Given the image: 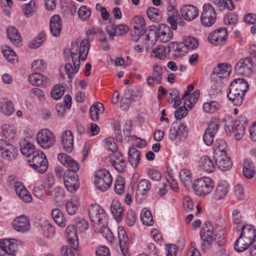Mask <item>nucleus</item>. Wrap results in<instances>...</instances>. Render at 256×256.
Listing matches in <instances>:
<instances>
[{"mask_svg":"<svg viewBox=\"0 0 256 256\" xmlns=\"http://www.w3.org/2000/svg\"><path fill=\"white\" fill-rule=\"evenodd\" d=\"M90 46L88 40L84 39L81 41L80 46L77 42H72L70 48L64 50L65 56L70 57L73 64V66L69 62L65 65V72L70 80H72L78 72L80 60L82 61L86 60Z\"/></svg>","mask_w":256,"mask_h":256,"instance_id":"f257e3e1","label":"nucleus"},{"mask_svg":"<svg viewBox=\"0 0 256 256\" xmlns=\"http://www.w3.org/2000/svg\"><path fill=\"white\" fill-rule=\"evenodd\" d=\"M88 212L93 228L96 232L103 234L105 230H109L106 226V214L100 205L91 204L88 207Z\"/></svg>","mask_w":256,"mask_h":256,"instance_id":"f03ea898","label":"nucleus"},{"mask_svg":"<svg viewBox=\"0 0 256 256\" xmlns=\"http://www.w3.org/2000/svg\"><path fill=\"white\" fill-rule=\"evenodd\" d=\"M256 230L252 226L246 224L242 226L240 236L234 245L235 250L242 252L250 247L256 240Z\"/></svg>","mask_w":256,"mask_h":256,"instance_id":"7ed1b4c3","label":"nucleus"},{"mask_svg":"<svg viewBox=\"0 0 256 256\" xmlns=\"http://www.w3.org/2000/svg\"><path fill=\"white\" fill-rule=\"evenodd\" d=\"M214 182L209 177H204L196 180L192 184V188L196 195L204 196L211 192Z\"/></svg>","mask_w":256,"mask_h":256,"instance_id":"20e7f679","label":"nucleus"},{"mask_svg":"<svg viewBox=\"0 0 256 256\" xmlns=\"http://www.w3.org/2000/svg\"><path fill=\"white\" fill-rule=\"evenodd\" d=\"M28 161L31 167L40 174L47 170L48 162L44 154L40 150L34 152Z\"/></svg>","mask_w":256,"mask_h":256,"instance_id":"39448f33","label":"nucleus"},{"mask_svg":"<svg viewBox=\"0 0 256 256\" xmlns=\"http://www.w3.org/2000/svg\"><path fill=\"white\" fill-rule=\"evenodd\" d=\"M231 66L228 64L221 63L215 67L211 74V78L214 83L224 84L231 72Z\"/></svg>","mask_w":256,"mask_h":256,"instance_id":"423d86ee","label":"nucleus"},{"mask_svg":"<svg viewBox=\"0 0 256 256\" xmlns=\"http://www.w3.org/2000/svg\"><path fill=\"white\" fill-rule=\"evenodd\" d=\"M222 121L224 122L225 130L228 134L234 133L236 140H240L244 134V128L239 124V122L234 121L232 118L228 116L222 118Z\"/></svg>","mask_w":256,"mask_h":256,"instance_id":"0eeeda50","label":"nucleus"},{"mask_svg":"<svg viewBox=\"0 0 256 256\" xmlns=\"http://www.w3.org/2000/svg\"><path fill=\"white\" fill-rule=\"evenodd\" d=\"M200 22L204 27L212 26L216 22V16L214 6L209 3L204 4L200 14Z\"/></svg>","mask_w":256,"mask_h":256,"instance_id":"6e6552de","label":"nucleus"},{"mask_svg":"<svg viewBox=\"0 0 256 256\" xmlns=\"http://www.w3.org/2000/svg\"><path fill=\"white\" fill-rule=\"evenodd\" d=\"M112 178L110 173L106 170L98 171L96 175L94 183L96 188L104 192L112 185Z\"/></svg>","mask_w":256,"mask_h":256,"instance_id":"1a4fd4ad","label":"nucleus"},{"mask_svg":"<svg viewBox=\"0 0 256 256\" xmlns=\"http://www.w3.org/2000/svg\"><path fill=\"white\" fill-rule=\"evenodd\" d=\"M188 134V129L185 124L174 122L170 128L168 138L171 140H184Z\"/></svg>","mask_w":256,"mask_h":256,"instance_id":"9d476101","label":"nucleus"},{"mask_svg":"<svg viewBox=\"0 0 256 256\" xmlns=\"http://www.w3.org/2000/svg\"><path fill=\"white\" fill-rule=\"evenodd\" d=\"M38 144L44 148H48L54 145L56 142L55 136L48 129H42L36 135Z\"/></svg>","mask_w":256,"mask_h":256,"instance_id":"9b49d317","label":"nucleus"},{"mask_svg":"<svg viewBox=\"0 0 256 256\" xmlns=\"http://www.w3.org/2000/svg\"><path fill=\"white\" fill-rule=\"evenodd\" d=\"M252 60L250 57L240 60L234 67L236 73L240 76H249L253 72Z\"/></svg>","mask_w":256,"mask_h":256,"instance_id":"f8f14e48","label":"nucleus"},{"mask_svg":"<svg viewBox=\"0 0 256 256\" xmlns=\"http://www.w3.org/2000/svg\"><path fill=\"white\" fill-rule=\"evenodd\" d=\"M228 30L225 28H218L208 36V42L215 46H223L226 44Z\"/></svg>","mask_w":256,"mask_h":256,"instance_id":"ddd939ff","label":"nucleus"},{"mask_svg":"<svg viewBox=\"0 0 256 256\" xmlns=\"http://www.w3.org/2000/svg\"><path fill=\"white\" fill-rule=\"evenodd\" d=\"M64 182L67 190L72 193L75 192L79 188L78 175L72 171L64 172Z\"/></svg>","mask_w":256,"mask_h":256,"instance_id":"4468645a","label":"nucleus"},{"mask_svg":"<svg viewBox=\"0 0 256 256\" xmlns=\"http://www.w3.org/2000/svg\"><path fill=\"white\" fill-rule=\"evenodd\" d=\"M0 154L6 160H12L16 158L18 153L16 148L12 144L0 139Z\"/></svg>","mask_w":256,"mask_h":256,"instance_id":"2eb2a0df","label":"nucleus"},{"mask_svg":"<svg viewBox=\"0 0 256 256\" xmlns=\"http://www.w3.org/2000/svg\"><path fill=\"white\" fill-rule=\"evenodd\" d=\"M0 244L3 250V254L7 256H14L16 255L18 246L14 240L1 239Z\"/></svg>","mask_w":256,"mask_h":256,"instance_id":"dca6fc26","label":"nucleus"},{"mask_svg":"<svg viewBox=\"0 0 256 256\" xmlns=\"http://www.w3.org/2000/svg\"><path fill=\"white\" fill-rule=\"evenodd\" d=\"M182 18L187 22H191L196 19L199 15L198 8L191 4H184L180 10Z\"/></svg>","mask_w":256,"mask_h":256,"instance_id":"f3484780","label":"nucleus"},{"mask_svg":"<svg viewBox=\"0 0 256 256\" xmlns=\"http://www.w3.org/2000/svg\"><path fill=\"white\" fill-rule=\"evenodd\" d=\"M219 128L218 124L214 122H210L205 130L203 140L206 146H210L214 142V137Z\"/></svg>","mask_w":256,"mask_h":256,"instance_id":"a211bd4d","label":"nucleus"},{"mask_svg":"<svg viewBox=\"0 0 256 256\" xmlns=\"http://www.w3.org/2000/svg\"><path fill=\"white\" fill-rule=\"evenodd\" d=\"M200 235L204 242L210 245L214 238V232L213 224L210 222H206L200 231Z\"/></svg>","mask_w":256,"mask_h":256,"instance_id":"6ab92c4d","label":"nucleus"},{"mask_svg":"<svg viewBox=\"0 0 256 256\" xmlns=\"http://www.w3.org/2000/svg\"><path fill=\"white\" fill-rule=\"evenodd\" d=\"M174 32L170 27L165 24L159 25L157 28V40L161 42H167L173 37Z\"/></svg>","mask_w":256,"mask_h":256,"instance_id":"aec40b11","label":"nucleus"},{"mask_svg":"<svg viewBox=\"0 0 256 256\" xmlns=\"http://www.w3.org/2000/svg\"><path fill=\"white\" fill-rule=\"evenodd\" d=\"M14 228L19 232H24L30 229V225L28 216H20L16 217L12 222Z\"/></svg>","mask_w":256,"mask_h":256,"instance_id":"412c9836","label":"nucleus"},{"mask_svg":"<svg viewBox=\"0 0 256 256\" xmlns=\"http://www.w3.org/2000/svg\"><path fill=\"white\" fill-rule=\"evenodd\" d=\"M50 27V33L54 36L58 37L60 36L62 28V22L59 15L55 14L51 18Z\"/></svg>","mask_w":256,"mask_h":256,"instance_id":"4be33fe9","label":"nucleus"},{"mask_svg":"<svg viewBox=\"0 0 256 256\" xmlns=\"http://www.w3.org/2000/svg\"><path fill=\"white\" fill-rule=\"evenodd\" d=\"M62 144L64 150L70 152L74 148V137L70 130H66L64 132L61 136Z\"/></svg>","mask_w":256,"mask_h":256,"instance_id":"5701e85b","label":"nucleus"},{"mask_svg":"<svg viewBox=\"0 0 256 256\" xmlns=\"http://www.w3.org/2000/svg\"><path fill=\"white\" fill-rule=\"evenodd\" d=\"M215 162L218 168L223 171L227 170L232 167V162L226 154L214 156Z\"/></svg>","mask_w":256,"mask_h":256,"instance_id":"b1692460","label":"nucleus"},{"mask_svg":"<svg viewBox=\"0 0 256 256\" xmlns=\"http://www.w3.org/2000/svg\"><path fill=\"white\" fill-rule=\"evenodd\" d=\"M118 236L120 250L124 256L128 254V238L126 232L122 227L118 228Z\"/></svg>","mask_w":256,"mask_h":256,"instance_id":"393cba45","label":"nucleus"},{"mask_svg":"<svg viewBox=\"0 0 256 256\" xmlns=\"http://www.w3.org/2000/svg\"><path fill=\"white\" fill-rule=\"evenodd\" d=\"M230 188L229 184L226 181H222L218 184L213 194V198L216 200L223 198L227 194Z\"/></svg>","mask_w":256,"mask_h":256,"instance_id":"a878e982","label":"nucleus"},{"mask_svg":"<svg viewBox=\"0 0 256 256\" xmlns=\"http://www.w3.org/2000/svg\"><path fill=\"white\" fill-rule=\"evenodd\" d=\"M110 211L114 218L118 222L122 221V216L124 214L123 208L118 200H114L112 201L110 206Z\"/></svg>","mask_w":256,"mask_h":256,"instance_id":"bb28decb","label":"nucleus"},{"mask_svg":"<svg viewBox=\"0 0 256 256\" xmlns=\"http://www.w3.org/2000/svg\"><path fill=\"white\" fill-rule=\"evenodd\" d=\"M77 230L74 225L68 226L66 230V236L69 244H73L75 248L78 245Z\"/></svg>","mask_w":256,"mask_h":256,"instance_id":"cd10ccee","label":"nucleus"},{"mask_svg":"<svg viewBox=\"0 0 256 256\" xmlns=\"http://www.w3.org/2000/svg\"><path fill=\"white\" fill-rule=\"evenodd\" d=\"M242 172L248 178H252L256 174V167L251 160L246 158L243 164Z\"/></svg>","mask_w":256,"mask_h":256,"instance_id":"c85d7f7f","label":"nucleus"},{"mask_svg":"<svg viewBox=\"0 0 256 256\" xmlns=\"http://www.w3.org/2000/svg\"><path fill=\"white\" fill-rule=\"evenodd\" d=\"M48 78L45 76L40 73H33L29 76L28 81L34 86H45L48 82Z\"/></svg>","mask_w":256,"mask_h":256,"instance_id":"c756f323","label":"nucleus"},{"mask_svg":"<svg viewBox=\"0 0 256 256\" xmlns=\"http://www.w3.org/2000/svg\"><path fill=\"white\" fill-rule=\"evenodd\" d=\"M134 23L136 24L134 26V34L138 36L143 35L146 32V22L144 18L141 16H136L134 18Z\"/></svg>","mask_w":256,"mask_h":256,"instance_id":"7c9ffc66","label":"nucleus"},{"mask_svg":"<svg viewBox=\"0 0 256 256\" xmlns=\"http://www.w3.org/2000/svg\"><path fill=\"white\" fill-rule=\"evenodd\" d=\"M20 146L22 154L26 156L28 159L30 158V156L33 155L34 152H36L34 145L26 140L21 142Z\"/></svg>","mask_w":256,"mask_h":256,"instance_id":"2f4dec72","label":"nucleus"},{"mask_svg":"<svg viewBox=\"0 0 256 256\" xmlns=\"http://www.w3.org/2000/svg\"><path fill=\"white\" fill-rule=\"evenodd\" d=\"M199 163L202 168L208 172H212L215 170L214 164L208 156H202L200 160Z\"/></svg>","mask_w":256,"mask_h":256,"instance_id":"473e14b6","label":"nucleus"},{"mask_svg":"<svg viewBox=\"0 0 256 256\" xmlns=\"http://www.w3.org/2000/svg\"><path fill=\"white\" fill-rule=\"evenodd\" d=\"M140 152L136 148L132 147L129 148L128 159L133 167H136L140 162Z\"/></svg>","mask_w":256,"mask_h":256,"instance_id":"72a5a7b5","label":"nucleus"},{"mask_svg":"<svg viewBox=\"0 0 256 256\" xmlns=\"http://www.w3.org/2000/svg\"><path fill=\"white\" fill-rule=\"evenodd\" d=\"M7 36L10 41L15 45L18 44L21 42V36L17 29L14 26L7 28Z\"/></svg>","mask_w":256,"mask_h":256,"instance_id":"f704fd0d","label":"nucleus"},{"mask_svg":"<svg viewBox=\"0 0 256 256\" xmlns=\"http://www.w3.org/2000/svg\"><path fill=\"white\" fill-rule=\"evenodd\" d=\"M2 134L8 140H13L16 136L14 127L10 124H5L2 125Z\"/></svg>","mask_w":256,"mask_h":256,"instance_id":"c9c22d12","label":"nucleus"},{"mask_svg":"<svg viewBox=\"0 0 256 256\" xmlns=\"http://www.w3.org/2000/svg\"><path fill=\"white\" fill-rule=\"evenodd\" d=\"M146 14L149 19L153 22H158L162 20V14L158 8L149 7L146 10Z\"/></svg>","mask_w":256,"mask_h":256,"instance_id":"e433bc0d","label":"nucleus"},{"mask_svg":"<svg viewBox=\"0 0 256 256\" xmlns=\"http://www.w3.org/2000/svg\"><path fill=\"white\" fill-rule=\"evenodd\" d=\"M52 216L55 222L59 226L64 227L66 226V220L64 218V214L59 209H54L52 211Z\"/></svg>","mask_w":256,"mask_h":256,"instance_id":"4c0bfd02","label":"nucleus"},{"mask_svg":"<svg viewBox=\"0 0 256 256\" xmlns=\"http://www.w3.org/2000/svg\"><path fill=\"white\" fill-rule=\"evenodd\" d=\"M0 110L6 116H10L14 112V106L12 102L4 100L0 102Z\"/></svg>","mask_w":256,"mask_h":256,"instance_id":"58836bf2","label":"nucleus"},{"mask_svg":"<svg viewBox=\"0 0 256 256\" xmlns=\"http://www.w3.org/2000/svg\"><path fill=\"white\" fill-rule=\"evenodd\" d=\"M231 83L238 90L239 92H242V95H244L248 89L249 85L244 78L235 79Z\"/></svg>","mask_w":256,"mask_h":256,"instance_id":"ea45409f","label":"nucleus"},{"mask_svg":"<svg viewBox=\"0 0 256 256\" xmlns=\"http://www.w3.org/2000/svg\"><path fill=\"white\" fill-rule=\"evenodd\" d=\"M180 178L182 182L186 188L192 186V176L190 172L188 170H182L179 174Z\"/></svg>","mask_w":256,"mask_h":256,"instance_id":"a19ab883","label":"nucleus"},{"mask_svg":"<svg viewBox=\"0 0 256 256\" xmlns=\"http://www.w3.org/2000/svg\"><path fill=\"white\" fill-rule=\"evenodd\" d=\"M78 202L76 197H72L66 204V209L70 215L74 214L78 210Z\"/></svg>","mask_w":256,"mask_h":256,"instance_id":"79ce46f5","label":"nucleus"},{"mask_svg":"<svg viewBox=\"0 0 256 256\" xmlns=\"http://www.w3.org/2000/svg\"><path fill=\"white\" fill-rule=\"evenodd\" d=\"M40 228L44 236L52 238L54 235L55 230L54 227L48 222H44L40 224Z\"/></svg>","mask_w":256,"mask_h":256,"instance_id":"37998d69","label":"nucleus"},{"mask_svg":"<svg viewBox=\"0 0 256 256\" xmlns=\"http://www.w3.org/2000/svg\"><path fill=\"white\" fill-rule=\"evenodd\" d=\"M150 188L151 183L148 180H141L138 184L137 194L144 195Z\"/></svg>","mask_w":256,"mask_h":256,"instance_id":"c03bdc74","label":"nucleus"},{"mask_svg":"<svg viewBox=\"0 0 256 256\" xmlns=\"http://www.w3.org/2000/svg\"><path fill=\"white\" fill-rule=\"evenodd\" d=\"M140 219L143 224L146 226H152L154 224L152 213L146 208L142 209L140 214Z\"/></svg>","mask_w":256,"mask_h":256,"instance_id":"a18cd8bd","label":"nucleus"},{"mask_svg":"<svg viewBox=\"0 0 256 256\" xmlns=\"http://www.w3.org/2000/svg\"><path fill=\"white\" fill-rule=\"evenodd\" d=\"M103 104L100 102L97 103L95 105L92 106L90 110V114L92 120L94 121L96 120L98 118V112L101 111L102 112L104 110Z\"/></svg>","mask_w":256,"mask_h":256,"instance_id":"49530a36","label":"nucleus"},{"mask_svg":"<svg viewBox=\"0 0 256 256\" xmlns=\"http://www.w3.org/2000/svg\"><path fill=\"white\" fill-rule=\"evenodd\" d=\"M65 91L64 87L62 84H56L53 86L51 90V96L52 98L58 100L62 97Z\"/></svg>","mask_w":256,"mask_h":256,"instance_id":"de8ad7c7","label":"nucleus"},{"mask_svg":"<svg viewBox=\"0 0 256 256\" xmlns=\"http://www.w3.org/2000/svg\"><path fill=\"white\" fill-rule=\"evenodd\" d=\"M200 90H195L193 93L186 100L184 104L190 108L194 105L198 100L200 96Z\"/></svg>","mask_w":256,"mask_h":256,"instance_id":"09e8293b","label":"nucleus"},{"mask_svg":"<svg viewBox=\"0 0 256 256\" xmlns=\"http://www.w3.org/2000/svg\"><path fill=\"white\" fill-rule=\"evenodd\" d=\"M200 90H195L193 93L186 100L184 104L190 108L194 105L198 100L200 96Z\"/></svg>","mask_w":256,"mask_h":256,"instance_id":"8fccbe9b","label":"nucleus"},{"mask_svg":"<svg viewBox=\"0 0 256 256\" xmlns=\"http://www.w3.org/2000/svg\"><path fill=\"white\" fill-rule=\"evenodd\" d=\"M200 90H195L193 93L186 100L184 104L190 108L194 105L198 100L200 96Z\"/></svg>","mask_w":256,"mask_h":256,"instance_id":"3c124183","label":"nucleus"},{"mask_svg":"<svg viewBox=\"0 0 256 256\" xmlns=\"http://www.w3.org/2000/svg\"><path fill=\"white\" fill-rule=\"evenodd\" d=\"M70 245V247L63 246L61 248L60 251L63 256H76L78 246H76V248H75L73 244Z\"/></svg>","mask_w":256,"mask_h":256,"instance_id":"603ef678","label":"nucleus"},{"mask_svg":"<svg viewBox=\"0 0 256 256\" xmlns=\"http://www.w3.org/2000/svg\"><path fill=\"white\" fill-rule=\"evenodd\" d=\"M2 52L4 56L8 62H14L16 59L15 52L10 46H5L2 47Z\"/></svg>","mask_w":256,"mask_h":256,"instance_id":"864d4df0","label":"nucleus"},{"mask_svg":"<svg viewBox=\"0 0 256 256\" xmlns=\"http://www.w3.org/2000/svg\"><path fill=\"white\" fill-rule=\"evenodd\" d=\"M163 70L162 67L158 65H154L153 66V72L152 76L155 78L156 84H162V79Z\"/></svg>","mask_w":256,"mask_h":256,"instance_id":"5fc2aeb1","label":"nucleus"},{"mask_svg":"<svg viewBox=\"0 0 256 256\" xmlns=\"http://www.w3.org/2000/svg\"><path fill=\"white\" fill-rule=\"evenodd\" d=\"M226 224L225 220L222 218H218L216 220L214 228V234H224Z\"/></svg>","mask_w":256,"mask_h":256,"instance_id":"6e6d98bb","label":"nucleus"},{"mask_svg":"<svg viewBox=\"0 0 256 256\" xmlns=\"http://www.w3.org/2000/svg\"><path fill=\"white\" fill-rule=\"evenodd\" d=\"M35 8V0H31L30 2L25 4L23 6V12L24 15L27 17L30 16L34 13Z\"/></svg>","mask_w":256,"mask_h":256,"instance_id":"4d7b16f0","label":"nucleus"},{"mask_svg":"<svg viewBox=\"0 0 256 256\" xmlns=\"http://www.w3.org/2000/svg\"><path fill=\"white\" fill-rule=\"evenodd\" d=\"M182 44L178 43L176 42H170L168 44V52H170L172 51L174 52L172 54L173 56L178 58L180 56V53L182 52V48L180 47Z\"/></svg>","mask_w":256,"mask_h":256,"instance_id":"13d9d810","label":"nucleus"},{"mask_svg":"<svg viewBox=\"0 0 256 256\" xmlns=\"http://www.w3.org/2000/svg\"><path fill=\"white\" fill-rule=\"evenodd\" d=\"M184 46L188 49L194 50L198 46V40L194 37L188 36L184 40Z\"/></svg>","mask_w":256,"mask_h":256,"instance_id":"bf43d9fd","label":"nucleus"},{"mask_svg":"<svg viewBox=\"0 0 256 256\" xmlns=\"http://www.w3.org/2000/svg\"><path fill=\"white\" fill-rule=\"evenodd\" d=\"M216 148L214 152V156L217 154H226V144L224 140H217L216 145Z\"/></svg>","mask_w":256,"mask_h":256,"instance_id":"052dcab7","label":"nucleus"},{"mask_svg":"<svg viewBox=\"0 0 256 256\" xmlns=\"http://www.w3.org/2000/svg\"><path fill=\"white\" fill-rule=\"evenodd\" d=\"M220 107L218 103L216 101L206 102L204 104L203 109L206 112H214Z\"/></svg>","mask_w":256,"mask_h":256,"instance_id":"680f3d73","label":"nucleus"},{"mask_svg":"<svg viewBox=\"0 0 256 256\" xmlns=\"http://www.w3.org/2000/svg\"><path fill=\"white\" fill-rule=\"evenodd\" d=\"M90 14V10L86 6H82L78 10V16L82 20H86L88 19Z\"/></svg>","mask_w":256,"mask_h":256,"instance_id":"e2e57ef3","label":"nucleus"},{"mask_svg":"<svg viewBox=\"0 0 256 256\" xmlns=\"http://www.w3.org/2000/svg\"><path fill=\"white\" fill-rule=\"evenodd\" d=\"M124 161L123 156L118 152L116 150L110 155V162L112 165Z\"/></svg>","mask_w":256,"mask_h":256,"instance_id":"0e129e2a","label":"nucleus"},{"mask_svg":"<svg viewBox=\"0 0 256 256\" xmlns=\"http://www.w3.org/2000/svg\"><path fill=\"white\" fill-rule=\"evenodd\" d=\"M45 39V34L44 33H40L38 35L36 38L32 40L30 44V47L36 48L39 47L43 43Z\"/></svg>","mask_w":256,"mask_h":256,"instance_id":"69168bd1","label":"nucleus"},{"mask_svg":"<svg viewBox=\"0 0 256 256\" xmlns=\"http://www.w3.org/2000/svg\"><path fill=\"white\" fill-rule=\"evenodd\" d=\"M124 180L122 178H117L114 185V190L116 194H122L124 192Z\"/></svg>","mask_w":256,"mask_h":256,"instance_id":"338daca9","label":"nucleus"},{"mask_svg":"<svg viewBox=\"0 0 256 256\" xmlns=\"http://www.w3.org/2000/svg\"><path fill=\"white\" fill-rule=\"evenodd\" d=\"M96 256H110V250L108 247L106 246H100L96 250Z\"/></svg>","mask_w":256,"mask_h":256,"instance_id":"774afa93","label":"nucleus"}]
</instances>
